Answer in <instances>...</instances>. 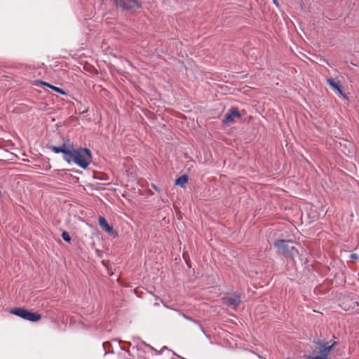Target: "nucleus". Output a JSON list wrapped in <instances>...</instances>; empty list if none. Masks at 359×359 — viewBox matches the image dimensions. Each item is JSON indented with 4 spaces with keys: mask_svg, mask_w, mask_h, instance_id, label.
Returning <instances> with one entry per match:
<instances>
[{
    "mask_svg": "<svg viewBox=\"0 0 359 359\" xmlns=\"http://www.w3.org/2000/svg\"><path fill=\"white\" fill-rule=\"evenodd\" d=\"M99 225L106 232L110 233H113V228L110 226L107 221L103 217H100L98 219Z\"/></svg>",
    "mask_w": 359,
    "mask_h": 359,
    "instance_id": "obj_9",
    "label": "nucleus"
},
{
    "mask_svg": "<svg viewBox=\"0 0 359 359\" xmlns=\"http://www.w3.org/2000/svg\"><path fill=\"white\" fill-rule=\"evenodd\" d=\"M351 257L353 258V259H356L358 257V256L355 254H352L351 255Z\"/></svg>",
    "mask_w": 359,
    "mask_h": 359,
    "instance_id": "obj_15",
    "label": "nucleus"
},
{
    "mask_svg": "<svg viewBox=\"0 0 359 359\" xmlns=\"http://www.w3.org/2000/svg\"><path fill=\"white\" fill-rule=\"evenodd\" d=\"M241 118V114L236 109H231L226 114L224 122L226 123L237 122Z\"/></svg>",
    "mask_w": 359,
    "mask_h": 359,
    "instance_id": "obj_7",
    "label": "nucleus"
},
{
    "mask_svg": "<svg viewBox=\"0 0 359 359\" xmlns=\"http://www.w3.org/2000/svg\"><path fill=\"white\" fill-rule=\"evenodd\" d=\"M177 312H178L179 315L182 316L184 319L188 320L194 323V324L197 325L198 326L199 329L201 330V332L205 334L202 325L198 323V321H197L196 320H194L193 318H191V317H189V316H187L186 314L183 313L180 311H177Z\"/></svg>",
    "mask_w": 359,
    "mask_h": 359,
    "instance_id": "obj_10",
    "label": "nucleus"
},
{
    "mask_svg": "<svg viewBox=\"0 0 359 359\" xmlns=\"http://www.w3.org/2000/svg\"><path fill=\"white\" fill-rule=\"evenodd\" d=\"M188 182V177L185 175L180 176L175 180L177 185L183 187Z\"/></svg>",
    "mask_w": 359,
    "mask_h": 359,
    "instance_id": "obj_11",
    "label": "nucleus"
},
{
    "mask_svg": "<svg viewBox=\"0 0 359 359\" xmlns=\"http://www.w3.org/2000/svg\"><path fill=\"white\" fill-rule=\"evenodd\" d=\"M327 83L339 96L346 98V95L343 93L339 81H337L333 79H327Z\"/></svg>",
    "mask_w": 359,
    "mask_h": 359,
    "instance_id": "obj_8",
    "label": "nucleus"
},
{
    "mask_svg": "<svg viewBox=\"0 0 359 359\" xmlns=\"http://www.w3.org/2000/svg\"><path fill=\"white\" fill-rule=\"evenodd\" d=\"M336 341L333 342L331 345L327 346L320 343H317L315 345L311 355L308 357L309 359H327V355L330 351L336 344Z\"/></svg>",
    "mask_w": 359,
    "mask_h": 359,
    "instance_id": "obj_2",
    "label": "nucleus"
},
{
    "mask_svg": "<svg viewBox=\"0 0 359 359\" xmlns=\"http://www.w3.org/2000/svg\"><path fill=\"white\" fill-rule=\"evenodd\" d=\"M275 4H276V0H273Z\"/></svg>",
    "mask_w": 359,
    "mask_h": 359,
    "instance_id": "obj_17",
    "label": "nucleus"
},
{
    "mask_svg": "<svg viewBox=\"0 0 359 359\" xmlns=\"http://www.w3.org/2000/svg\"><path fill=\"white\" fill-rule=\"evenodd\" d=\"M62 237L67 242H70V241H71V236L69 234V233L67 232V231H63L62 232Z\"/></svg>",
    "mask_w": 359,
    "mask_h": 359,
    "instance_id": "obj_13",
    "label": "nucleus"
},
{
    "mask_svg": "<svg viewBox=\"0 0 359 359\" xmlns=\"http://www.w3.org/2000/svg\"><path fill=\"white\" fill-rule=\"evenodd\" d=\"M46 88H49L53 90L54 91L61 94V95H67V92L63 90L62 88H60L58 87L54 86H53L51 84H49L48 83H46Z\"/></svg>",
    "mask_w": 359,
    "mask_h": 359,
    "instance_id": "obj_12",
    "label": "nucleus"
},
{
    "mask_svg": "<svg viewBox=\"0 0 359 359\" xmlns=\"http://www.w3.org/2000/svg\"><path fill=\"white\" fill-rule=\"evenodd\" d=\"M153 188H154L156 190L158 191L157 187L154 184L152 185Z\"/></svg>",
    "mask_w": 359,
    "mask_h": 359,
    "instance_id": "obj_16",
    "label": "nucleus"
},
{
    "mask_svg": "<svg viewBox=\"0 0 359 359\" xmlns=\"http://www.w3.org/2000/svg\"><path fill=\"white\" fill-rule=\"evenodd\" d=\"M55 153H62L64 159L69 163L73 161L82 168H86L91 162V153L88 149H74L70 144H63L60 147L50 146Z\"/></svg>",
    "mask_w": 359,
    "mask_h": 359,
    "instance_id": "obj_1",
    "label": "nucleus"
},
{
    "mask_svg": "<svg viewBox=\"0 0 359 359\" xmlns=\"http://www.w3.org/2000/svg\"><path fill=\"white\" fill-rule=\"evenodd\" d=\"M223 302L227 306L236 309L241 303V298L237 294H230L223 298Z\"/></svg>",
    "mask_w": 359,
    "mask_h": 359,
    "instance_id": "obj_6",
    "label": "nucleus"
},
{
    "mask_svg": "<svg viewBox=\"0 0 359 359\" xmlns=\"http://www.w3.org/2000/svg\"><path fill=\"white\" fill-rule=\"evenodd\" d=\"M117 6L123 9H135L141 6L140 0H114Z\"/></svg>",
    "mask_w": 359,
    "mask_h": 359,
    "instance_id": "obj_5",
    "label": "nucleus"
},
{
    "mask_svg": "<svg viewBox=\"0 0 359 359\" xmlns=\"http://www.w3.org/2000/svg\"><path fill=\"white\" fill-rule=\"evenodd\" d=\"M292 241L278 240L275 242L274 245L278 248L279 252L283 254L285 257H292L297 251L293 246H291Z\"/></svg>",
    "mask_w": 359,
    "mask_h": 359,
    "instance_id": "obj_4",
    "label": "nucleus"
},
{
    "mask_svg": "<svg viewBox=\"0 0 359 359\" xmlns=\"http://www.w3.org/2000/svg\"><path fill=\"white\" fill-rule=\"evenodd\" d=\"M10 313L32 322H36L41 319V315L29 311L24 308L12 309L10 310Z\"/></svg>",
    "mask_w": 359,
    "mask_h": 359,
    "instance_id": "obj_3",
    "label": "nucleus"
},
{
    "mask_svg": "<svg viewBox=\"0 0 359 359\" xmlns=\"http://www.w3.org/2000/svg\"><path fill=\"white\" fill-rule=\"evenodd\" d=\"M35 85L36 86H45V82L42 81H34Z\"/></svg>",
    "mask_w": 359,
    "mask_h": 359,
    "instance_id": "obj_14",
    "label": "nucleus"
}]
</instances>
